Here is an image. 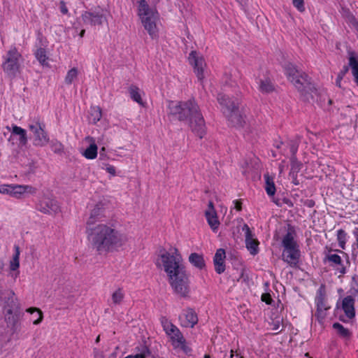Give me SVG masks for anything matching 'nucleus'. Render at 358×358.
I'll use <instances>...</instances> for the list:
<instances>
[{"label":"nucleus","mask_w":358,"mask_h":358,"mask_svg":"<svg viewBox=\"0 0 358 358\" xmlns=\"http://www.w3.org/2000/svg\"><path fill=\"white\" fill-rule=\"evenodd\" d=\"M86 233L90 245L99 254L116 250L126 239L117 229V224L111 222L87 227Z\"/></svg>","instance_id":"nucleus-1"},{"label":"nucleus","mask_w":358,"mask_h":358,"mask_svg":"<svg viewBox=\"0 0 358 358\" xmlns=\"http://www.w3.org/2000/svg\"><path fill=\"white\" fill-rule=\"evenodd\" d=\"M169 117L179 121H187L192 132L199 138L206 134V125L199 106L194 100L171 101L168 105Z\"/></svg>","instance_id":"nucleus-2"},{"label":"nucleus","mask_w":358,"mask_h":358,"mask_svg":"<svg viewBox=\"0 0 358 358\" xmlns=\"http://www.w3.org/2000/svg\"><path fill=\"white\" fill-rule=\"evenodd\" d=\"M284 69L288 79L301 93V97L304 101H317V99L315 100V96H317V90L310 82L308 75L299 71L296 66L291 63L285 64Z\"/></svg>","instance_id":"nucleus-3"},{"label":"nucleus","mask_w":358,"mask_h":358,"mask_svg":"<svg viewBox=\"0 0 358 358\" xmlns=\"http://www.w3.org/2000/svg\"><path fill=\"white\" fill-rule=\"evenodd\" d=\"M156 264L157 267H162L164 269L168 278L185 269L182 264V257L176 248L173 249V252L164 250L159 255V259Z\"/></svg>","instance_id":"nucleus-4"},{"label":"nucleus","mask_w":358,"mask_h":358,"mask_svg":"<svg viewBox=\"0 0 358 358\" xmlns=\"http://www.w3.org/2000/svg\"><path fill=\"white\" fill-rule=\"evenodd\" d=\"M137 3L138 15L145 29L154 38L157 36V33L156 22L159 17L158 13L155 8H150L145 0H138Z\"/></svg>","instance_id":"nucleus-5"},{"label":"nucleus","mask_w":358,"mask_h":358,"mask_svg":"<svg viewBox=\"0 0 358 358\" xmlns=\"http://www.w3.org/2000/svg\"><path fill=\"white\" fill-rule=\"evenodd\" d=\"M3 313L8 327L13 328L22 315L20 304L13 290H8L3 300Z\"/></svg>","instance_id":"nucleus-6"},{"label":"nucleus","mask_w":358,"mask_h":358,"mask_svg":"<svg viewBox=\"0 0 358 358\" xmlns=\"http://www.w3.org/2000/svg\"><path fill=\"white\" fill-rule=\"evenodd\" d=\"M22 55L15 46H11L3 56L1 68L6 76L10 80L16 78L20 70V60Z\"/></svg>","instance_id":"nucleus-7"},{"label":"nucleus","mask_w":358,"mask_h":358,"mask_svg":"<svg viewBox=\"0 0 358 358\" xmlns=\"http://www.w3.org/2000/svg\"><path fill=\"white\" fill-rule=\"evenodd\" d=\"M169 280L175 293L184 298L189 296L190 292L189 280L185 269L176 275H171Z\"/></svg>","instance_id":"nucleus-8"},{"label":"nucleus","mask_w":358,"mask_h":358,"mask_svg":"<svg viewBox=\"0 0 358 358\" xmlns=\"http://www.w3.org/2000/svg\"><path fill=\"white\" fill-rule=\"evenodd\" d=\"M45 128V124L38 120H34L29 124V129L33 134V144L35 146L43 147L49 143V136Z\"/></svg>","instance_id":"nucleus-9"},{"label":"nucleus","mask_w":358,"mask_h":358,"mask_svg":"<svg viewBox=\"0 0 358 358\" xmlns=\"http://www.w3.org/2000/svg\"><path fill=\"white\" fill-rule=\"evenodd\" d=\"M80 18L84 25L91 27L101 26L107 21L103 11L100 8L83 11Z\"/></svg>","instance_id":"nucleus-10"},{"label":"nucleus","mask_w":358,"mask_h":358,"mask_svg":"<svg viewBox=\"0 0 358 358\" xmlns=\"http://www.w3.org/2000/svg\"><path fill=\"white\" fill-rule=\"evenodd\" d=\"M161 323L166 334L171 338L174 343H176L177 347L185 343V339L179 329L167 318L162 317L161 318Z\"/></svg>","instance_id":"nucleus-11"},{"label":"nucleus","mask_w":358,"mask_h":358,"mask_svg":"<svg viewBox=\"0 0 358 358\" xmlns=\"http://www.w3.org/2000/svg\"><path fill=\"white\" fill-rule=\"evenodd\" d=\"M37 209L45 214H56L59 211V206L56 200L43 198L37 205Z\"/></svg>","instance_id":"nucleus-12"},{"label":"nucleus","mask_w":358,"mask_h":358,"mask_svg":"<svg viewBox=\"0 0 358 358\" xmlns=\"http://www.w3.org/2000/svg\"><path fill=\"white\" fill-rule=\"evenodd\" d=\"M188 59L190 64L194 67L198 80L201 81L203 78L204 59L202 57H199L196 51L190 52Z\"/></svg>","instance_id":"nucleus-13"},{"label":"nucleus","mask_w":358,"mask_h":358,"mask_svg":"<svg viewBox=\"0 0 358 358\" xmlns=\"http://www.w3.org/2000/svg\"><path fill=\"white\" fill-rule=\"evenodd\" d=\"M217 99L222 106V110L224 115L228 113H231L232 110L239 105V101L237 99L230 98L229 96L224 94H219Z\"/></svg>","instance_id":"nucleus-14"},{"label":"nucleus","mask_w":358,"mask_h":358,"mask_svg":"<svg viewBox=\"0 0 358 358\" xmlns=\"http://www.w3.org/2000/svg\"><path fill=\"white\" fill-rule=\"evenodd\" d=\"M299 248H284L282 259L292 267H296L300 258Z\"/></svg>","instance_id":"nucleus-15"},{"label":"nucleus","mask_w":358,"mask_h":358,"mask_svg":"<svg viewBox=\"0 0 358 358\" xmlns=\"http://www.w3.org/2000/svg\"><path fill=\"white\" fill-rule=\"evenodd\" d=\"M315 303L317 306L315 317L321 322L326 317V312L330 308L326 304L325 296L321 292H319L315 298Z\"/></svg>","instance_id":"nucleus-16"},{"label":"nucleus","mask_w":358,"mask_h":358,"mask_svg":"<svg viewBox=\"0 0 358 358\" xmlns=\"http://www.w3.org/2000/svg\"><path fill=\"white\" fill-rule=\"evenodd\" d=\"M224 115L227 117L231 126L237 128L243 127L244 126L245 122V117L241 114L238 109V106L232 110L231 113H228Z\"/></svg>","instance_id":"nucleus-17"},{"label":"nucleus","mask_w":358,"mask_h":358,"mask_svg":"<svg viewBox=\"0 0 358 358\" xmlns=\"http://www.w3.org/2000/svg\"><path fill=\"white\" fill-rule=\"evenodd\" d=\"M243 230L245 231V244L247 249L250 251V254L255 255L258 253L259 242L257 240L252 238V234L249 227L245 224Z\"/></svg>","instance_id":"nucleus-18"},{"label":"nucleus","mask_w":358,"mask_h":358,"mask_svg":"<svg viewBox=\"0 0 358 358\" xmlns=\"http://www.w3.org/2000/svg\"><path fill=\"white\" fill-rule=\"evenodd\" d=\"M225 257L226 254L224 249L220 248L217 250L213 258V262L215 270L218 274H221L225 271Z\"/></svg>","instance_id":"nucleus-19"},{"label":"nucleus","mask_w":358,"mask_h":358,"mask_svg":"<svg viewBox=\"0 0 358 358\" xmlns=\"http://www.w3.org/2000/svg\"><path fill=\"white\" fill-rule=\"evenodd\" d=\"M325 261H328L332 266H338L337 270L341 274L345 273V267L343 265L341 257L338 255L329 253L325 257Z\"/></svg>","instance_id":"nucleus-20"},{"label":"nucleus","mask_w":358,"mask_h":358,"mask_svg":"<svg viewBox=\"0 0 358 358\" xmlns=\"http://www.w3.org/2000/svg\"><path fill=\"white\" fill-rule=\"evenodd\" d=\"M355 299L351 296H348L343 299L342 308L345 315L351 319L355 317Z\"/></svg>","instance_id":"nucleus-21"},{"label":"nucleus","mask_w":358,"mask_h":358,"mask_svg":"<svg viewBox=\"0 0 358 358\" xmlns=\"http://www.w3.org/2000/svg\"><path fill=\"white\" fill-rule=\"evenodd\" d=\"M294 236L295 231L292 229H289L282 241V245L284 248H299L297 242L294 239Z\"/></svg>","instance_id":"nucleus-22"},{"label":"nucleus","mask_w":358,"mask_h":358,"mask_svg":"<svg viewBox=\"0 0 358 358\" xmlns=\"http://www.w3.org/2000/svg\"><path fill=\"white\" fill-rule=\"evenodd\" d=\"M104 208L102 203H99L95 206L92 209L90 217L87 222V227L93 224L96 220H99L102 217H104Z\"/></svg>","instance_id":"nucleus-23"},{"label":"nucleus","mask_w":358,"mask_h":358,"mask_svg":"<svg viewBox=\"0 0 358 358\" xmlns=\"http://www.w3.org/2000/svg\"><path fill=\"white\" fill-rule=\"evenodd\" d=\"M183 315L185 317V320L182 323L184 327H193L197 323L196 314L192 308L185 310Z\"/></svg>","instance_id":"nucleus-24"},{"label":"nucleus","mask_w":358,"mask_h":358,"mask_svg":"<svg viewBox=\"0 0 358 358\" xmlns=\"http://www.w3.org/2000/svg\"><path fill=\"white\" fill-rule=\"evenodd\" d=\"M86 140L91 142L90 146L83 152V155L88 159H94L97 156V145L93 138L87 136Z\"/></svg>","instance_id":"nucleus-25"},{"label":"nucleus","mask_w":358,"mask_h":358,"mask_svg":"<svg viewBox=\"0 0 358 358\" xmlns=\"http://www.w3.org/2000/svg\"><path fill=\"white\" fill-rule=\"evenodd\" d=\"M12 196L20 198L24 193H34L36 189L29 185H15L12 186Z\"/></svg>","instance_id":"nucleus-26"},{"label":"nucleus","mask_w":358,"mask_h":358,"mask_svg":"<svg viewBox=\"0 0 358 358\" xmlns=\"http://www.w3.org/2000/svg\"><path fill=\"white\" fill-rule=\"evenodd\" d=\"M189 262L196 268L202 270L206 268V262L202 255L194 252L189 256Z\"/></svg>","instance_id":"nucleus-27"},{"label":"nucleus","mask_w":358,"mask_h":358,"mask_svg":"<svg viewBox=\"0 0 358 358\" xmlns=\"http://www.w3.org/2000/svg\"><path fill=\"white\" fill-rule=\"evenodd\" d=\"M205 215L210 228L213 231H215L220 225L216 212H205Z\"/></svg>","instance_id":"nucleus-28"},{"label":"nucleus","mask_w":358,"mask_h":358,"mask_svg":"<svg viewBox=\"0 0 358 358\" xmlns=\"http://www.w3.org/2000/svg\"><path fill=\"white\" fill-rule=\"evenodd\" d=\"M11 133L20 136L19 141L20 145H25L27 143V131L25 129L17 125H13Z\"/></svg>","instance_id":"nucleus-29"},{"label":"nucleus","mask_w":358,"mask_h":358,"mask_svg":"<svg viewBox=\"0 0 358 358\" xmlns=\"http://www.w3.org/2000/svg\"><path fill=\"white\" fill-rule=\"evenodd\" d=\"M264 177L265 179V190L268 196H272L275 194L276 190L273 178L268 173L264 174Z\"/></svg>","instance_id":"nucleus-30"},{"label":"nucleus","mask_w":358,"mask_h":358,"mask_svg":"<svg viewBox=\"0 0 358 358\" xmlns=\"http://www.w3.org/2000/svg\"><path fill=\"white\" fill-rule=\"evenodd\" d=\"M257 83L259 90L262 93H270L274 90L273 85L268 78L260 79Z\"/></svg>","instance_id":"nucleus-31"},{"label":"nucleus","mask_w":358,"mask_h":358,"mask_svg":"<svg viewBox=\"0 0 358 358\" xmlns=\"http://www.w3.org/2000/svg\"><path fill=\"white\" fill-rule=\"evenodd\" d=\"M101 109L99 106H93L90 108L89 121L92 124H96L101 118Z\"/></svg>","instance_id":"nucleus-32"},{"label":"nucleus","mask_w":358,"mask_h":358,"mask_svg":"<svg viewBox=\"0 0 358 358\" xmlns=\"http://www.w3.org/2000/svg\"><path fill=\"white\" fill-rule=\"evenodd\" d=\"M129 92L131 98L134 101H136L141 106H143V102L140 94V89L138 87L135 85H131L129 88Z\"/></svg>","instance_id":"nucleus-33"},{"label":"nucleus","mask_w":358,"mask_h":358,"mask_svg":"<svg viewBox=\"0 0 358 358\" xmlns=\"http://www.w3.org/2000/svg\"><path fill=\"white\" fill-rule=\"evenodd\" d=\"M15 254L13 255V259L10 262V268L11 271H16L20 266V248L15 245Z\"/></svg>","instance_id":"nucleus-34"},{"label":"nucleus","mask_w":358,"mask_h":358,"mask_svg":"<svg viewBox=\"0 0 358 358\" xmlns=\"http://www.w3.org/2000/svg\"><path fill=\"white\" fill-rule=\"evenodd\" d=\"M291 162V170L289 174H292L293 177H295V174H297L302 168V164L297 160L296 156L290 157Z\"/></svg>","instance_id":"nucleus-35"},{"label":"nucleus","mask_w":358,"mask_h":358,"mask_svg":"<svg viewBox=\"0 0 358 358\" xmlns=\"http://www.w3.org/2000/svg\"><path fill=\"white\" fill-rule=\"evenodd\" d=\"M35 57L36 59L39 62V63L41 64L43 66L48 64V57L46 55V51L44 48H38L35 52Z\"/></svg>","instance_id":"nucleus-36"},{"label":"nucleus","mask_w":358,"mask_h":358,"mask_svg":"<svg viewBox=\"0 0 358 358\" xmlns=\"http://www.w3.org/2000/svg\"><path fill=\"white\" fill-rule=\"evenodd\" d=\"M151 354L150 350L146 345L142 346L139 352L136 355H129L124 358H147Z\"/></svg>","instance_id":"nucleus-37"},{"label":"nucleus","mask_w":358,"mask_h":358,"mask_svg":"<svg viewBox=\"0 0 358 358\" xmlns=\"http://www.w3.org/2000/svg\"><path fill=\"white\" fill-rule=\"evenodd\" d=\"M124 297V294L122 289L119 288L112 294V303L115 305L120 304Z\"/></svg>","instance_id":"nucleus-38"},{"label":"nucleus","mask_w":358,"mask_h":358,"mask_svg":"<svg viewBox=\"0 0 358 358\" xmlns=\"http://www.w3.org/2000/svg\"><path fill=\"white\" fill-rule=\"evenodd\" d=\"M78 69L76 68L71 69L68 72L65 77V83L67 85H71L72 82L77 78L78 76Z\"/></svg>","instance_id":"nucleus-39"},{"label":"nucleus","mask_w":358,"mask_h":358,"mask_svg":"<svg viewBox=\"0 0 358 358\" xmlns=\"http://www.w3.org/2000/svg\"><path fill=\"white\" fill-rule=\"evenodd\" d=\"M50 148L56 154L62 155L64 153V145L57 140H52L50 142Z\"/></svg>","instance_id":"nucleus-40"},{"label":"nucleus","mask_w":358,"mask_h":358,"mask_svg":"<svg viewBox=\"0 0 358 358\" xmlns=\"http://www.w3.org/2000/svg\"><path fill=\"white\" fill-rule=\"evenodd\" d=\"M347 234L343 229H339L337 231V240L338 242V245L342 249L345 248V245L346 243Z\"/></svg>","instance_id":"nucleus-41"},{"label":"nucleus","mask_w":358,"mask_h":358,"mask_svg":"<svg viewBox=\"0 0 358 358\" xmlns=\"http://www.w3.org/2000/svg\"><path fill=\"white\" fill-rule=\"evenodd\" d=\"M299 145V139H293V140H289L288 141L287 145H288L290 152H291V157L296 156V152L298 151Z\"/></svg>","instance_id":"nucleus-42"},{"label":"nucleus","mask_w":358,"mask_h":358,"mask_svg":"<svg viewBox=\"0 0 358 358\" xmlns=\"http://www.w3.org/2000/svg\"><path fill=\"white\" fill-rule=\"evenodd\" d=\"M27 312L30 313L32 315L34 313L36 314L37 318L34 320V324H38L41 322L43 320V313L41 310L37 308H29L27 310Z\"/></svg>","instance_id":"nucleus-43"},{"label":"nucleus","mask_w":358,"mask_h":358,"mask_svg":"<svg viewBox=\"0 0 358 358\" xmlns=\"http://www.w3.org/2000/svg\"><path fill=\"white\" fill-rule=\"evenodd\" d=\"M333 327L337 332L343 337H348L350 336V331L348 329L345 328L342 324L336 322L333 324Z\"/></svg>","instance_id":"nucleus-44"},{"label":"nucleus","mask_w":358,"mask_h":358,"mask_svg":"<svg viewBox=\"0 0 358 358\" xmlns=\"http://www.w3.org/2000/svg\"><path fill=\"white\" fill-rule=\"evenodd\" d=\"M348 66L351 68V71L358 68V57L354 52L349 53V66Z\"/></svg>","instance_id":"nucleus-45"},{"label":"nucleus","mask_w":358,"mask_h":358,"mask_svg":"<svg viewBox=\"0 0 358 358\" xmlns=\"http://www.w3.org/2000/svg\"><path fill=\"white\" fill-rule=\"evenodd\" d=\"M233 280H236L238 282L242 281L246 282L248 280V276L245 273V269L241 268L239 271V275L238 277L234 276L232 275Z\"/></svg>","instance_id":"nucleus-46"},{"label":"nucleus","mask_w":358,"mask_h":358,"mask_svg":"<svg viewBox=\"0 0 358 358\" xmlns=\"http://www.w3.org/2000/svg\"><path fill=\"white\" fill-rule=\"evenodd\" d=\"M349 71V67L348 66H344L343 67V69L339 72L338 74L336 80V85L341 87V83L345 75L348 73Z\"/></svg>","instance_id":"nucleus-47"},{"label":"nucleus","mask_w":358,"mask_h":358,"mask_svg":"<svg viewBox=\"0 0 358 358\" xmlns=\"http://www.w3.org/2000/svg\"><path fill=\"white\" fill-rule=\"evenodd\" d=\"M29 167H24V173L26 175H29V174H31V173H34L36 171V169H37V167H36L35 166V164L33 161H31L29 164H28Z\"/></svg>","instance_id":"nucleus-48"},{"label":"nucleus","mask_w":358,"mask_h":358,"mask_svg":"<svg viewBox=\"0 0 358 358\" xmlns=\"http://www.w3.org/2000/svg\"><path fill=\"white\" fill-rule=\"evenodd\" d=\"M293 5L300 11L303 12L305 10L303 0H292Z\"/></svg>","instance_id":"nucleus-49"},{"label":"nucleus","mask_w":358,"mask_h":358,"mask_svg":"<svg viewBox=\"0 0 358 358\" xmlns=\"http://www.w3.org/2000/svg\"><path fill=\"white\" fill-rule=\"evenodd\" d=\"M12 186L11 185H2L0 187V193L12 195Z\"/></svg>","instance_id":"nucleus-50"},{"label":"nucleus","mask_w":358,"mask_h":358,"mask_svg":"<svg viewBox=\"0 0 358 358\" xmlns=\"http://www.w3.org/2000/svg\"><path fill=\"white\" fill-rule=\"evenodd\" d=\"M262 301L265 302L266 304H271L273 299L268 293H265L262 295Z\"/></svg>","instance_id":"nucleus-51"},{"label":"nucleus","mask_w":358,"mask_h":358,"mask_svg":"<svg viewBox=\"0 0 358 358\" xmlns=\"http://www.w3.org/2000/svg\"><path fill=\"white\" fill-rule=\"evenodd\" d=\"M8 289H5L0 283V302L3 301L4 297L7 295Z\"/></svg>","instance_id":"nucleus-52"},{"label":"nucleus","mask_w":358,"mask_h":358,"mask_svg":"<svg viewBox=\"0 0 358 358\" xmlns=\"http://www.w3.org/2000/svg\"><path fill=\"white\" fill-rule=\"evenodd\" d=\"M59 8L60 11L63 14H67L68 13V8L66 6V4L64 1H61L59 3Z\"/></svg>","instance_id":"nucleus-53"},{"label":"nucleus","mask_w":358,"mask_h":358,"mask_svg":"<svg viewBox=\"0 0 358 358\" xmlns=\"http://www.w3.org/2000/svg\"><path fill=\"white\" fill-rule=\"evenodd\" d=\"M106 171L108 173H109L110 174H111L113 176H114L115 175V169L114 166H110V165H108L106 169Z\"/></svg>","instance_id":"nucleus-54"},{"label":"nucleus","mask_w":358,"mask_h":358,"mask_svg":"<svg viewBox=\"0 0 358 358\" xmlns=\"http://www.w3.org/2000/svg\"><path fill=\"white\" fill-rule=\"evenodd\" d=\"M355 83L358 85V68L352 71Z\"/></svg>","instance_id":"nucleus-55"},{"label":"nucleus","mask_w":358,"mask_h":358,"mask_svg":"<svg viewBox=\"0 0 358 358\" xmlns=\"http://www.w3.org/2000/svg\"><path fill=\"white\" fill-rule=\"evenodd\" d=\"M234 203L235 204V208L237 210H238V211L241 210V209H242V203H241V201H238V200H235L234 201Z\"/></svg>","instance_id":"nucleus-56"},{"label":"nucleus","mask_w":358,"mask_h":358,"mask_svg":"<svg viewBox=\"0 0 358 358\" xmlns=\"http://www.w3.org/2000/svg\"><path fill=\"white\" fill-rule=\"evenodd\" d=\"M206 212H216L214 208L213 203L212 201H209L208 205V209L206 210Z\"/></svg>","instance_id":"nucleus-57"},{"label":"nucleus","mask_w":358,"mask_h":358,"mask_svg":"<svg viewBox=\"0 0 358 358\" xmlns=\"http://www.w3.org/2000/svg\"><path fill=\"white\" fill-rule=\"evenodd\" d=\"M305 204L308 207V208H313L314 206H315V201L313 200H307L305 203Z\"/></svg>","instance_id":"nucleus-58"},{"label":"nucleus","mask_w":358,"mask_h":358,"mask_svg":"<svg viewBox=\"0 0 358 358\" xmlns=\"http://www.w3.org/2000/svg\"><path fill=\"white\" fill-rule=\"evenodd\" d=\"M353 234L355 236V238H356V245H357V248L358 249V227L355 228L354 231H353Z\"/></svg>","instance_id":"nucleus-59"},{"label":"nucleus","mask_w":358,"mask_h":358,"mask_svg":"<svg viewBox=\"0 0 358 358\" xmlns=\"http://www.w3.org/2000/svg\"><path fill=\"white\" fill-rule=\"evenodd\" d=\"M289 176L292 177V182L295 185H297L299 184V182L297 180V174H295V177L294 178L293 177V175L292 174H289Z\"/></svg>","instance_id":"nucleus-60"},{"label":"nucleus","mask_w":358,"mask_h":358,"mask_svg":"<svg viewBox=\"0 0 358 358\" xmlns=\"http://www.w3.org/2000/svg\"><path fill=\"white\" fill-rule=\"evenodd\" d=\"M353 27L358 31V21L353 20L352 22Z\"/></svg>","instance_id":"nucleus-61"},{"label":"nucleus","mask_w":358,"mask_h":358,"mask_svg":"<svg viewBox=\"0 0 358 358\" xmlns=\"http://www.w3.org/2000/svg\"><path fill=\"white\" fill-rule=\"evenodd\" d=\"M85 30L84 29H83L80 31V34H79L81 38H82V37H83V36H84V35H85Z\"/></svg>","instance_id":"nucleus-62"},{"label":"nucleus","mask_w":358,"mask_h":358,"mask_svg":"<svg viewBox=\"0 0 358 358\" xmlns=\"http://www.w3.org/2000/svg\"><path fill=\"white\" fill-rule=\"evenodd\" d=\"M280 327V325H279V323L278 322V324H274V327L273 328V329L274 330H278Z\"/></svg>","instance_id":"nucleus-63"},{"label":"nucleus","mask_w":358,"mask_h":358,"mask_svg":"<svg viewBox=\"0 0 358 358\" xmlns=\"http://www.w3.org/2000/svg\"><path fill=\"white\" fill-rule=\"evenodd\" d=\"M3 266H4V264L3 262H0V273L1 272V271L3 270Z\"/></svg>","instance_id":"nucleus-64"}]
</instances>
